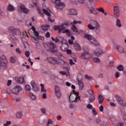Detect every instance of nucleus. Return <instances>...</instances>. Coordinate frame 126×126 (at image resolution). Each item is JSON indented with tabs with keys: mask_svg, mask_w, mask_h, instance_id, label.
<instances>
[{
	"mask_svg": "<svg viewBox=\"0 0 126 126\" xmlns=\"http://www.w3.org/2000/svg\"><path fill=\"white\" fill-rule=\"evenodd\" d=\"M99 110L100 112H103V111H104V106L103 105H101L99 108Z\"/></svg>",
	"mask_w": 126,
	"mask_h": 126,
	"instance_id": "nucleus-59",
	"label": "nucleus"
},
{
	"mask_svg": "<svg viewBox=\"0 0 126 126\" xmlns=\"http://www.w3.org/2000/svg\"><path fill=\"white\" fill-rule=\"evenodd\" d=\"M88 92L89 93L90 95H94V92H93L92 90H89Z\"/></svg>",
	"mask_w": 126,
	"mask_h": 126,
	"instance_id": "nucleus-51",
	"label": "nucleus"
},
{
	"mask_svg": "<svg viewBox=\"0 0 126 126\" xmlns=\"http://www.w3.org/2000/svg\"><path fill=\"white\" fill-rule=\"evenodd\" d=\"M115 25L116 27L118 28H121L122 27V23H121V20L119 19H117L115 21Z\"/></svg>",
	"mask_w": 126,
	"mask_h": 126,
	"instance_id": "nucleus-21",
	"label": "nucleus"
},
{
	"mask_svg": "<svg viewBox=\"0 0 126 126\" xmlns=\"http://www.w3.org/2000/svg\"><path fill=\"white\" fill-rule=\"evenodd\" d=\"M25 90L28 92L31 91V87L29 85H26L25 87Z\"/></svg>",
	"mask_w": 126,
	"mask_h": 126,
	"instance_id": "nucleus-28",
	"label": "nucleus"
},
{
	"mask_svg": "<svg viewBox=\"0 0 126 126\" xmlns=\"http://www.w3.org/2000/svg\"><path fill=\"white\" fill-rule=\"evenodd\" d=\"M20 8L22 12H24V13H26V14H27L28 11H29V9H27L24 5H21L20 6Z\"/></svg>",
	"mask_w": 126,
	"mask_h": 126,
	"instance_id": "nucleus-15",
	"label": "nucleus"
},
{
	"mask_svg": "<svg viewBox=\"0 0 126 126\" xmlns=\"http://www.w3.org/2000/svg\"><path fill=\"white\" fill-rule=\"evenodd\" d=\"M116 49L120 54H123L124 52V48L120 45L116 46Z\"/></svg>",
	"mask_w": 126,
	"mask_h": 126,
	"instance_id": "nucleus-23",
	"label": "nucleus"
},
{
	"mask_svg": "<svg viewBox=\"0 0 126 126\" xmlns=\"http://www.w3.org/2000/svg\"><path fill=\"white\" fill-rule=\"evenodd\" d=\"M92 113L94 116H96V115H97V112H96V110L95 109H93L92 110Z\"/></svg>",
	"mask_w": 126,
	"mask_h": 126,
	"instance_id": "nucleus-62",
	"label": "nucleus"
},
{
	"mask_svg": "<svg viewBox=\"0 0 126 126\" xmlns=\"http://www.w3.org/2000/svg\"><path fill=\"white\" fill-rule=\"evenodd\" d=\"M117 69H118L119 71H124V66H123V65H119L117 67Z\"/></svg>",
	"mask_w": 126,
	"mask_h": 126,
	"instance_id": "nucleus-32",
	"label": "nucleus"
},
{
	"mask_svg": "<svg viewBox=\"0 0 126 126\" xmlns=\"http://www.w3.org/2000/svg\"><path fill=\"white\" fill-rule=\"evenodd\" d=\"M48 28H50V26L49 25H46L43 28V30H44V31H48Z\"/></svg>",
	"mask_w": 126,
	"mask_h": 126,
	"instance_id": "nucleus-52",
	"label": "nucleus"
},
{
	"mask_svg": "<svg viewBox=\"0 0 126 126\" xmlns=\"http://www.w3.org/2000/svg\"><path fill=\"white\" fill-rule=\"evenodd\" d=\"M22 90V88H21V87L20 86H16L15 88H13L12 90V93L13 94H15V95H17L20 91Z\"/></svg>",
	"mask_w": 126,
	"mask_h": 126,
	"instance_id": "nucleus-10",
	"label": "nucleus"
},
{
	"mask_svg": "<svg viewBox=\"0 0 126 126\" xmlns=\"http://www.w3.org/2000/svg\"><path fill=\"white\" fill-rule=\"evenodd\" d=\"M85 78H86V79H87L88 80H92V77L89 76L87 74L85 75Z\"/></svg>",
	"mask_w": 126,
	"mask_h": 126,
	"instance_id": "nucleus-43",
	"label": "nucleus"
},
{
	"mask_svg": "<svg viewBox=\"0 0 126 126\" xmlns=\"http://www.w3.org/2000/svg\"><path fill=\"white\" fill-rule=\"evenodd\" d=\"M119 76H120V72H117L115 73V77H116V78H118V77H119Z\"/></svg>",
	"mask_w": 126,
	"mask_h": 126,
	"instance_id": "nucleus-64",
	"label": "nucleus"
},
{
	"mask_svg": "<svg viewBox=\"0 0 126 126\" xmlns=\"http://www.w3.org/2000/svg\"><path fill=\"white\" fill-rule=\"evenodd\" d=\"M94 62L96 63H100V59L98 58H94Z\"/></svg>",
	"mask_w": 126,
	"mask_h": 126,
	"instance_id": "nucleus-39",
	"label": "nucleus"
},
{
	"mask_svg": "<svg viewBox=\"0 0 126 126\" xmlns=\"http://www.w3.org/2000/svg\"><path fill=\"white\" fill-rule=\"evenodd\" d=\"M67 26H68V24L67 23H65L60 26H55L54 29L56 31L58 30L59 34H61L62 32L63 34H67V36H70V31L66 29Z\"/></svg>",
	"mask_w": 126,
	"mask_h": 126,
	"instance_id": "nucleus-2",
	"label": "nucleus"
},
{
	"mask_svg": "<svg viewBox=\"0 0 126 126\" xmlns=\"http://www.w3.org/2000/svg\"><path fill=\"white\" fill-rule=\"evenodd\" d=\"M1 61H3V62H6V58L5 57V56L2 55Z\"/></svg>",
	"mask_w": 126,
	"mask_h": 126,
	"instance_id": "nucleus-54",
	"label": "nucleus"
},
{
	"mask_svg": "<svg viewBox=\"0 0 126 126\" xmlns=\"http://www.w3.org/2000/svg\"><path fill=\"white\" fill-rule=\"evenodd\" d=\"M77 81H78V85L79 86V89H80V90H82L84 86L83 85V81L82 80V79H81V80L78 79Z\"/></svg>",
	"mask_w": 126,
	"mask_h": 126,
	"instance_id": "nucleus-18",
	"label": "nucleus"
},
{
	"mask_svg": "<svg viewBox=\"0 0 126 126\" xmlns=\"http://www.w3.org/2000/svg\"><path fill=\"white\" fill-rule=\"evenodd\" d=\"M43 13L44 14H46L47 16H49V18H48V20L49 21H50V22H55V15H53V18L51 17V14L48 12V11L45 9H43Z\"/></svg>",
	"mask_w": 126,
	"mask_h": 126,
	"instance_id": "nucleus-9",
	"label": "nucleus"
},
{
	"mask_svg": "<svg viewBox=\"0 0 126 126\" xmlns=\"http://www.w3.org/2000/svg\"><path fill=\"white\" fill-rule=\"evenodd\" d=\"M93 26H94V27L95 28V30H98V29H100V25H99V24L98 22L94 21L92 23Z\"/></svg>",
	"mask_w": 126,
	"mask_h": 126,
	"instance_id": "nucleus-20",
	"label": "nucleus"
},
{
	"mask_svg": "<svg viewBox=\"0 0 126 126\" xmlns=\"http://www.w3.org/2000/svg\"><path fill=\"white\" fill-rule=\"evenodd\" d=\"M98 100L99 104H102L104 101V97L101 95H99L98 97Z\"/></svg>",
	"mask_w": 126,
	"mask_h": 126,
	"instance_id": "nucleus-26",
	"label": "nucleus"
},
{
	"mask_svg": "<svg viewBox=\"0 0 126 126\" xmlns=\"http://www.w3.org/2000/svg\"><path fill=\"white\" fill-rule=\"evenodd\" d=\"M55 95L58 99L62 97V93H61V88L59 86L56 85L55 86Z\"/></svg>",
	"mask_w": 126,
	"mask_h": 126,
	"instance_id": "nucleus-7",
	"label": "nucleus"
},
{
	"mask_svg": "<svg viewBox=\"0 0 126 126\" xmlns=\"http://www.w3.org/2000/svg\"><path fill=\"white\" fill-rule=\"evenodd\" d=\"M42 93H43L42 94V97L43 99H46L47 98V92H42Z\"/></svg>",
	"mask_w": 126,
	"mask_h": 126,
	"instance_id": "nucleus-46",
	"label": "nucleus"
},
{
	"mask_svg": "<svg viewBox=\"0 0 126 126\" xmlns=\"http://www.w3.org/2000/svg\"><path fill=\"white\" fill-rule=\"evenodd\" d=\"M34 35L36 36V38H39L40 36H39V32L37 31L33 32Z\"/></svg>",
	"mask_w": 126,
	"mask_h": 126,
	"instance_id": "nucleus-48",
	"label": "nucleus"
},
{
	"mask_svg": "<svg viewBox=\"0 0 126 126\" xmlns=\"http://www.w3.org/2000/svg\"><path fill=\"white\" fill-rule=\"evenodd\" d=\"M54 3H55L56 8L60 10H63L64 8V6H65L64 3L61 2V0H56Z\"/></svg>",
	"mask_w": 126,
	"mask_h": 126,
	"instance_id": "nucleus-5",
	"label": "nucleus"
},
{
	"mask_svg": "<svg viewBox=\"0 0 126 126\" xmlns=\"http://www.w3.org/2000/svg\"><path fill=\"white\" fill-rule=\"evenodd\" d=\"M68 49V45L66 44L62 45L61 46V49L63 51V52H66Z\"/></svg>",
	"mask_w": 126,
	"mask_h": 126,
	"instance_id": "nucleus-24",
	"label": "nucleus"
},
{
	"mask_svg": "<svg viewBox=\"0 0 126 126\" xmlns=\"http://www.w3.org/2000/svg\"><path fill=\"white\" fill-rule=\"evenodd\" d=\"M52 124H53V121L52 120V119H49L47 123V125H48L50 126V125Z\"/></svg>",
	"mask_w": 126,
	"mask_h": 126,
	"instance_id": "nucleus-57",
	"label": "nucleus"
},
{
	"mask_svg": "<svg viewBox=\"0 0 126 126\" xmlns=\"http://www.w3.org/2000/svg\"><path fill=\"white\" fill-rule=\"evenodd\" d=\"M89 99L90 103H92V102H94L95 100V96L94 94H91L90 95Z\"/></svg>",
	"mask_w": 126,
	"mask_h": 126,
	"instance_id": "nucleus-27",
	"label": "nucleus"
},
{
	"mask_svg": "<svg viewBox=\"0 0 126 126\" xmlns=\"http://www.w3.org/2000/svg\"><path fill=\"white\" fill-rule=\"evenodd\" d=\"M103 54H104L103 50L100 48H98L94 52V55L96 56V57H100V56L103 55Z\"/></svg>",
	"mask_w": 126,
	"mask_h": 126,
	"instance_id": "nucleus-12",
	"label": "nucleus"
},
{
	"mask_svg": "<svg viewBox=\"0 0 126 126\" xmlns=\"http://www.w3.org/2000/svg\"><path fill=\"white\" fill-rule=\"evenodd\" d=\"M32 40L33 43H38V40H39L38 38L32 37Z\"/></svg>",
	"mask_w": 126,
	"mask_h": 126,
	"instance_id": "nucleus-40",
	"label": "nucleus"
},
{
	"mask_svg": "<svg viewBox=\"0 0 126 126\" xmlns=\"http://www.w3.org/2000/svg\"><path fill=\"white\" fill-rule=\"evenodd\" d=\"M40 86L41 87V92H47V90L44 89V85L43 84H40Z\"/></svg>",
	"mask_w": 126,
	"mask_h": 126,
	"instance_id": "nucleus-37",
	"label": "nucleus"
},
{
	"mask_svg": "<svg viewBox=\"0 0 126 126\" xmlns=\"http://www.w3.org/2000/svg\"><path fill=\"white\" fill-rule=\"evenodd\" d=\"M58 59L59 58L55 57H49L47 58V61H48L49 63H57Z\"/></svg>",
	"mask_w": 126,
	"mask_h": 126,
	"instance_id": "nucleus-13",
	"label": "nucleus"
},
{
	"mask_svg": "<svg viewBox=\"0 0 126 126\" xmlns=\"http://www.w3.org/2000/svg\"><path fill=\"white\" fill-rule=\"evenodd\" d=\"M69 63L71 65H72V64H75V63L73 62V61L71 59L69 60Z\"/></svg>",
	"mask_w": 126,
	"mask_h": 126,
	"instance_id": "nucleus-61",
	"label": "nucleus"
},
{
	"mask_svg": "<svg viewBox=\"0 0 126 126\" xmlns=\"http://www.w3.org/2000/svg\"><path fill=\"white\" fill-rule=\"evenodd\" d=\"M115 11H120V10L119 9V6H114V12Z\"/></svg>",
	"mask_w": 126,
	"mask_h": 126,
	"instance_id": "nucleus-49",
	"label": "nucleus"
},
{
	"mask_svg": "<svg viewBox=\"0 0 126 126\" xmlns=\"http://www.w3.org/2000/svg\"><path fill=\"white\" fill-rule=\"evenodd\" d=\"M88 28L90 30H95V29H96L94 27L93 25H91V24L88 25Z\"/></svg>",
	"mask_w": 126,
	"mask_h": 126,
	"instance_id": "nucleus-33",
	"label": "nucleus"
},
{
	"mask_svg": "<svg viewBox=\"0 0 126 126\" xmlns=\"http://www.w3.org/2000/svg\"><path fill=\"white\" fill-rule=\"evenodd\" d=\"M69 100L71 103H72V102H75L76 103H77L78 101H80V96H77V97H76L75 95H71V94H70L69 96Z\"/></svg>",
	"mask_w": 126,
	"mask_h": 126,
	"instance_id": "nucleus-8",
	"label": "nucleus"
},
{
	"mask_svg": "<svg viewBox=\"0 0 126 126\" xmlns=\"http://www.w3.org/2000/svg\"><path fill=\"white\" fill-rule=\"evenodd\" d=\"M117 126H125V123L123 122H119L117 124Z\"/></svg>",
	"mask_w": 126,
	"mask_h": 126,
	"instance_id": "nucleus-53",
	"label": "nucleus"
},
{
	"mask_svg": "<svg viewBox=\"0 0 126 126\" xmlns=\"http://www.w3.org/2000/svg\"><path fill=\"white\" fill-rule=\"evenodd\" d=\"M73 45H74L75 50H76V51H81V47H80V45H79V44H78L77 42H74Z\"/></svg>",
	"mask_w": 126,
	"mask_h": 126,
	"instance_id": "nucleus-19",
	"label": "nucleus"
},
{
	"mask_svg": "<svg viewBox=\"0 0 126 126\" xmlns=\"http://www.w3.org/2000/svg\"><path fill=\"white\" fill-rule=\"evenodd\" d=\"M72 31L74 32H75L76 33H77L78 32V30H77V28L75 27V26H73V28L72 29Z\"/></svg>",
	"mask_w": 126,
	"mask_h": 126,
	"instance_id": "nucleus-47",
	"label": "nucleus"
},
{
	"mask_svg": "<svg viewBox=\"0 0 126 126\" xmlns=\"http://www.w3.org/2000/svg\"><path fill=\"white\" fill-rule=\"evenodd\" d=\"M10 38H11V39L13 40V41H16V40H17V38L13 35H10Z\"/></svg>",
	"mask_w": 126,
	"mask_h": 126,
	"instance_id": "nucleus-45",
	"label": "nucleus"
},
{
	"mask_svg": "<svg viewBox=\"0 0 126 126\" xmlns=\"http://www.w3.org/2000/svg\"><path fill=\"white\" fill-rule=\"evenodd\" d=\"M72 95H74L76 98H77V97H80V96L79 95V93L78 92H76L74 94Z\"/></svg>",
	"mask_w": 126,
	"mask_h": 126,
	"instance_id": "nucleus-60",
	"label": "nucleus"
},
{
	"mask_svg": "<svg viewBox=\"0 0 126 126\" xmlns=\"http://www.w3.org/2000/svg\"><path fill=\"white\" fill-rule=\"evenodd\" d=\"M30 96L31 97L32 100H36V96L32 93H30Z\"/></svg>",
	"mask_w": 126,
	"mask_h": 126,
	"instance_id": "nucleus-38",
	"label": "nucleus"
},
{
	"mask_svg": "<svg viewBox=\"0 0 126 126\" xmlns=\"http://www.w3.org/2000/svg\"><path fill=\"white\" fill-rule=\"evenodd\" d=\"M10 125H11V122L10 121H7L6 124H4L3 125L4 126H10Z\"/></svg>",
	"mask_w": 126,
	"mask_h": 126,
	"instance_id": "nucleus-50",
	"label": "nucleus"
},
{
	"mask_svg": "<svg viewBox=\"0 0 126 126\" xmlns=\"http://www.w3.org/2000/svg\"><path fill=\"white\" fill-rule=\"evenodd\" d=\"M114 16L116 18H118L120 16V11L114 12Z\"/></svg>",
	"mask_w": 126,
	"mask_h": 126,
	"instance_id": "nucleus-35",
	"label": "nucleus"
},
{
	"mask_svg": "<svg viewBox=\"0 0 126 126\" xmlns=\"http://www.w3.org/2000/svg\"><path fill=\"white\" fill-rule=\"evenodd\" d=\"M84 53H82L81 58L82 59H90L92 58V54L86 51V47L84 48Z\"/></svg>",
	"mask_w": 126,
	"mask_h": 126,
	"instance_id": "nucleus-6",
	"label": "nucleus"
},
{
	"mask_svg": "<svg viewBox=\"0 0 126 126\" xmlns=\"http://www.w3.org/2000/svg\"><path fill=\"white\" fill-rule=\"evenodd\" d=\"M73 40H74V37L71 36V39L68 40L69 45H72L73 44Z\"/></svg>",
	"mask_w": 126,
	"mask_h": 126,
	"instance_id": "nucleus-36",
	"label": "nucleus"
},
{
	"mask_svg": "<svg viewBox=\"0 0 126 126\" xmlns=\"http://www.w3.org/2000/svg\"><path fill=\"white\" fill-rule=\"evenodd\" d=\"M8 31L11 33V34H13V35H15V36L21 35V32L20 30L15 29L13 27H9Z\"/></svg>",
	"mask_w": 126,
	"mask_h": 126,
	"instance_id": "nucleus-4",
	"label": "nucleus"
},
{
	"mask_svg": "<svg viewBox=\"0 0 126 126\" xmlns=\"http://www.w3.org/2000/svg\"><path fill=\"white\" fill-rule=\"evenodd\" d=\"M15 81L18 83H23L24 82V78L23 76L15 78Z\"/></svg>",
	"mask_w": 126,
	"mask_h": 126,
	"instance_id": "nucleus-16",
	"label": "nucleus"
},
{
	"mask_svg": "<svg viewBox=\"0 0 126 126\" xmlns=\"http://www.w3.org/2000/svg\"><path fill=\"white\" fill-rule=\"evenodd\" d=\"M49 48L50 51L52 53H57V56L58 57L57 63H58L61 66L64 65L65 64V62L64 60H63V56L61 53L58 52L57 46H56L55 44H54V43H53L52 41L49 42Z\"/></svg>",
	"mask_w": 126,
	"mask_h": 126,
	"instance_id": "nucleus-1",
	"label": "nucleus"
},
{
	"mask_svg": "<svg viewBox=\"0 0 126 126\" xmlns=\"http://www.w3.org/2000/svg\"><path fill=\"white\" fill-rule=\"evenodd\" d=\"M9 61L12 63H16V59H15V58H14L13 57H11L9 59Z\"/></svg>",
	"mask_w": 126,
	"mask_h": 126,
	"instance_id": "nucleus-34",
	"label": "nucleus"
},
{
	"mask_svg": "<svg viewBox=\"0 0 126 126\" xmlns=\"http://www.w3.org/2000/svg\"><path fill=\"white\" fill-rule=\"evenodd\" d=\"M87 108L88 109H92L93 108V106H92V105H91V104H89L87 105Z\"/></svg>",
	"mask_w": 126,
	"mask_h": 126,
	"instance_id": "nucleus-58",
	"label": "nucleus"
},
{
	"mask_svg": "<svg viewBox=\"0 0 126 126\" xmlns=\"http://www.w3.org/2000/svg\"><path fill=\"white\" fill-rule=\"evenodd\" d=\"M16 117H17L18 119H21V118H22V112H17L16 114Z\"/></svg>",
	"mask_w": 126,
	"mask_h": 126,
	"instance_id": "nucleus-31",
	"label": "nucleus"
},
{
	"mask_svg": "<svg viewBox=\"0 0 126 126\" xmlns=\"http://www.w3.org/2000/svg\"><path fill=\"white\" fill-rule=\"evenodd\" d=\"M25 55L27 58H29V57L30 56V52L29 51H26Z\"/></svg>",
	"mask_w": 126,
	"mask_h": 126,
	"instance_id": "nucleus-55",
	"label": "nucleus"
},
{
	"mask_svg": "<svg viewBox=\"0 0 126 126\" xmlns=\"http://www.w3.org/2000/svg\"><path fill=\"white\" fill-rule=\"evenodd\" d=\"M16 52L17 53L20 54H21V52L20 51V49H19V48H17L16 49Z\"/></svg>",
	"mask_w": 126,
	"mask_h": 126,
	"instance_id": "nucleus-63",
	"label": "nucleus"
},
{
	"mask_svg": "<svg viewBox=\"0 0 126 126\" xmlns=\"http://www.w3.org/2000/svg\"><path fill=\"white\" fill-rule=\"evenodd\" d=\"M24 44V46L25 48V49H27V48H28V47H29V45L28 44V43H27V41L26 40L25 41V42L23 43Z\"/></svg>",
	"mask_w": 126,
	"mask_h": 126,
	"instance_id": "nucleus-42",
	"label": "nucleus"
},
{
	"mask_svg": "<svg viewBox=\"0 0 126 126\" xmlns=\"http://www.w3.org/2000/svg\"><path fill=\"white\" fill-rule=\"evenodd\" d=\"M117 101H118L119 104L123 106V107H126V101H124L123 99L119 96L117 97Z\"/></svg>",
	"mask_w": 126,
	"mask_h": 126,
	"instance_id": "nucleus-14",
	"label": "nucleus"
},
{
	"mask_svg": "<svg viewBox=\"0 0 126 126\" xmlns=\"http://www.w3.org/2000/svg\"><path fill=\"white\" fill-rule=\"evenodd\" d=\"M31 85L34 92H38V91H39V88L38 87V85H37L36 83H35V81H32L31 82Z\"/></svg>",
	"mask_w": 126,
	"mask_h": 126,
	"instance_id": "nucleus-11",
	"label": "nucleus"
},
{
	"mask_svg": "<svg viewBox=\"0 0 126 126\" xmlns=\"http://www.w3.org/2000/svg\"><path fill=\"white\" fill-rule=\"evenodd\" d=\"M68 11L69 15H77V12L74 9H69Z\"/></svg>",
	"mask_w": 126,
	"mask_h": 126,
	"instance_id": "nucleus-17",
	"label": "nucleus"
},
{
	"mask_svg": "<svg viewBox=\"0 0 126 126\" xmlns=\"http://www.w3.org/2000/svg\"><path fill=\"white\" fill-rule=\"evenodd\" d=\"M90 13L94 14L95 15H97V14H98V13L96 12V11L94 8L90 9Z\"/></svg>",
	"mask_w": 126,
	"mask_h": 126,
	"instance_id": "nucleus-30",
	"label": "nucleus"
},
{
	"mask_svg": "<svg viewBox=\"0 0 126 126\" xmlns=\"http://www.w3.org/2000/svg\"><path fill=\"white\" fill-rule=\"evenodd\" d=\"M98 11L100 12H102V13H104L105 10H104V8L103 7H99L97 9Z\"/></svg>",
	"mask_w": 126,
	"mask_h": 126,
	"instance_id": "nucleus-41",
	"label": "nucleus"
},
{
	"mask_svg": "<svg viewBox=\"0 0 126 126\" xmlns=\"http://www.w3.org/2000/svg\"><path fill=\"white\" fill-rule=\"evenodd\" d=\"M41 113L43 114H46V108H43L40 109Z\"/></svg>",
	"mask_w": 126,
	"mask_h": 126,
	"instance_id": "nucleus-56",
	"label": "nucleus"
},
{
	"mask_svg": "<svg viewBox=\"0 0 126 126\" xmlns=\"http://www.w3.org/2000/svg\"><path fill=\"white\" fill-rule=\"evenodd\" d=\"M37 11H38V13H39V14H40V15L42 17H44V14L43 13H42V11H41V9H40V8H37Z\"/></svg>",
	"mask_w": 126,
	"mask_h": 126,
	"instance_id": "nucleus-44",
	"label": "nucleus"
},
{
	"mask_svg": "<svg viewBox=\"0 0 126 126\" xmlns=\"http://www.w3.org/2000/svg\"><path fill=\"white\" fill-rule=\"evenodd\" d=\"M7 9L9 11H14V7L11 4H9L7 7Z\"/></svg>",
	"mask_w": 126,
	"mask_h": 126,
	"instance_id": "nucleus-29",
	"label": "nucleus"
},
{
	"mask_svg": "<svg viewBox=\"0 0 126 126\" xmlns=\"http://www.w3.org/2000/svg\"><path fill=\"white\" fill-rule=\"evenodd\" d=\"M81 24L82 22L80 21H76V20H74L73 22H71L70 23V25H72V26H74L75 24Z\"/></svg>",
	"mask_w": 126,
	"mask_h": 126,
	"instance_id": "nucleus-25",
	"label": "nucleus"
},
{
	"mask_svg": "<svg viewBox=\"0 0 126 126\" xmlns=\"http://www.w3.org/2000/svg\"><path fill=\"white\" fill-rule=\"evenodd\" d=\"M84 38H85V39H87V40H89V41L94 44V46L99 45V42H98V41L96 40V39L94 38V37L92 36L91 35L86 33L84 36Z\"/></svg>",
	"mask_w": 126,
	"mask_h": 126,
	"instance_id": "nucleus-3",
	"label": "nucleus"
},
{
	"mask_svg": "<svg viewBox=\"0 0 126 126\" xmlns=\"http://www.w3.org/2000/svg\"><path fill=\"white\" fill-rule=\"evenodd\" d=\"M7 66V63L6 61H0V67H6Z\"/></svg>",
	"mask_w": 126,
	"mask_h": 126,
	"instance_id": "nucleus-22",
	"label": "nucleus"
}]
</instances>
